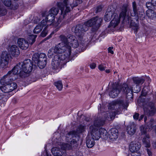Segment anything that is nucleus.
Masks as SVG:
<instances>
[{"label":"nucleus","instance_id":"obj_1","mask_svg":"<svg viewBox=\"0 0 156 156\" xmlns=\"http://www.w3.org/2000/svg\"><path fill=\"white\" fill-rule=\"evenodd\" d=\"M130 9L128 8L126 4L123 5L119 16L116 13L113 14V18L108 26V28H110L112 30L117 26L120 22V19H122L123 23L126 24H129L131 20V17L129 16L128 13Z\"/></svg>","mask_w":156,"mask_h":156},{"label":"nucleus","instance_id":"obj_2","mask_svg":"<svg viewBox=\"0 0 156 156\" xmlns=\"http://www.w3.org/2000/svg\"><path fill=\"white\" fill-rule=\"evenodd\" d=\"M122 91L123 94L126 95L127 99L132 98V90L129 89L128 85L126 83H123L120 85L119 83H113L112 86L111 91L109 93L110 97L114 98L118 96V94Z\"/></svg>","mask_w":156,"mask_h":156},{"label":"nucleus","instance_id":"obj_3","mask_svg":"<svg viewBox=\"0 0 156 156\" xmlns=\"http://www.w3.org/2000/svg\"><path fill=\"white\" fill-rule=\"evenodd\" d=\"M90 131L91 133L92 137L89 136L87 137L86 144L89 148L93 147L94 145V140H98L102 136H105V139L108 138L107 131L105 129H100L99 133L97 129H95L94 126H90L89 128Z\"/></svg>","mask_w":156,"mask_h":156},{"label":"nucleus","instance_id":"obj_4","mask_svg":"<svg viewBox=\"0 0 156 156\" xmlns=\"http://www.w3.org/2000/svg\"><path fill=\"white\" fill-rule=\"evenodd\" d=\"M33 66H34V64H33L31 61L27 59L23 62L19 63L14 68L18 71V75L21 77H25L32 71Z\"/></svg>","mask_w":156,"mask_h":156},{"label":"nucleus","instance_id":"obj_5","mask_svg":"<svg viewBox=\"0 0 156 156\" xmlns=\"http://www.w3.org/2000/svg\"><path fill=\"white\" fill-rule=\"evenodd\" d=\"M70 55L63 53L61 55H56L53 58L51 63L52 67L55 70L61 69L66 64Z\"/></svg>","mask_w":156,"mask_h":156},{"label":"nucleus","instance_id":"obj_6","mask_svg":"<svg viewBox=\"0 0 156 156\" xmlns=\"http://www.w3.org/2000/svg\"><path fill=\"white\" fill-rule=\"evenodd\" d=\"M103 21V19L98 16L92 18L84 22V24L88 27H91V31L92 33H94L98 31L102 25Z\"/></svg>","mask_w":156,"mask_h":156},{"label":"nucleus","instance_id":"obj_7","mask_svg":"<svg viewBox=\"0 0 156 156\" xmlns=\"http://www.w3.org/2000/svg\"><path fill=\"white\" fill-rule=\"evenodd\" d=\"M32 60L34 62V66H38L40 69H42L46 64L47 56L44 53H35L33 55Z\"/></svg>","mask_w":156,"mask_h":156},{"label":"nucleus","instance_id":"obj_8","mask_svg":"<svg viewBox=\"0 0 156 156\" xmlns=\"http://www.w3.org/2000/svg\"><path fill=\"white\" fill-rule=\"evenodd\" d=\"M59 38L62 42L57 45L60 44V48L63 50V53L66 52V54L70 55L71 47L68 43V37L64 35H61L59 37Z\"/></svg>","mask_w":156,"mask_h":156},{"label":"nucleus","instance_id":"obj_9","mask_svg":"<svg viewBox=\"0 0 156 156\" xmlns=\"http://www.w3.org/2000/svg\"><path fill=\"white\" fill-rule=\"evenodd\" d=\"M132 80L134 84L132 85H130L129 87V89L132 90V94L133 95V90L135 91L134 92L135 93L139 92L140 90V85L144 83L145 80L142 77H133Z\"/></svg>","mask_w":156,"mask_h":156},{"label":"nucleus","instance_id":"obj_10","mask_svg":"<svg viewBox=\"0 0 156 156\" xmlns=\"http://www.w3.org/2000/svg\"><path fill=\"white\" fill-rule=\"evenodd\" d=\"M16 75H18V71L15 70L13 68L1 79L0 81L1 84L4 85L13 81L14 80L13 77Z\"/></svg>","mask_w":156,"mask_h":156},{"label":"nucleus","instance_id":"obj_11","mask_svg":"<svg viewBox=\"0 0 156 156\" xmlns=\"http://www.w3.org/2000/svg\"><path fill=\"white\" fill-rule=\"evenodd\" d=\"M88 30V27L84 24H80L75 25L72 28V31L76 36L79 37L82 36L84 33Z\"/></svg>","mask_w":156,"mask_h":156},{"label":"nucleus","instance_id":"obj_12","mask_svg":"<svg viewBox=\"0 0 156 156\" xmlns=\"http://www.w3.org/2000/svg\"><path fill=\"white\" fill-rule=\"evenodd\" d=\"M118 105L119 106H122L124 108H126L128 105V103L126 101L123 99H118L109 104L108 108L109 109L116 110L117 109Z\"/></svg>","mask_w":156,"mask_h":156},{"label":"nucleus","instance_id":"obj_13","mask_svg":"<svg viewBox=\"0 0 156 156\" xmlns=\"http://www.w3.org/2000/svg\"><path fill=\"white\" fill-rule=\"evenodd\" d=\"M144 114L148 116H152L156 113V108L153 103L149 102L147 107L144 106Z\"/></svg>","mask_w":156,"mask_h":156},{"label":"nucleus","instance_id":"obj_14","mask_svg":"<svg viewBox=\"0 0 156 156\" xmlns=\"http://www.w3.org/2000/svg\"><path fill=\"white\" fill-rule=\"evenodd\" d=\"M17 84L14 82L7 84L1 87V90L5 93H10L12 92L17 87Z\"/></svg>","mask_w":156,"mask_h":156},{"label":"nucleus","instance_id":"obj_15","mask_svg":"<svg viewBox=\"0 0 156 156\" xmlns=\"http://www.w3.org/2000/svg\"><path fill=\"white\" fill-rule=\"evenodd\" d=\"M9 59V55L6 51L2 52L1 55L0 63L2 68L7 66Z\"/></svg>","mask_w":156,"mask_h":156},{"label":"nucleus","instance_id":"obj_16","mask_svg":"<svg viewBox=\"0 0 156 156\" xmlns=\"http://www.w3.org/2000/svg\"><path fill=\"white\" fill-rule=\"evenodd\" d=\"M71 145L67 143H63L61 145V148L62 150H70L73 147L75 148L78 146L76 140L75 139H73L70 141Z\"/></svg>","mask_w":156,"mask_h":156},{"label":"nucleus","instance_id":"obj_17","mask_svg":"<svg viewBox=\"0 0 156 156\" xmlns=\"http://www.w3.org/2000/svg\"><path fill=\"white\" fill-rule=\"evenodd\" d=\"M68 43L73 47L76 48L78 47L79 43L76 37L72 34H69L67 36Z\"/></svg>","mask_w":156,"mask_h":156},{"label":"nucleus","instance_id":"obj_18","mask_svg":"<svg viewBox=\"0 0 156 156\" xmlns=\"http://www.w3.org/2000/svg\"><path fill=\"white\" fill-rule=\"evenodd\" d=\"M61 47L60 44L56 45L54 48H51L50 49L48 52V55L49 58H51L52 56L53 55V53H57L60 55L63 53V50L60 49V47Z\"/></svg>","mask_w":156,"mask_h":156},{"label":"nucleus","instance_id":"obj_19","mask_svg":"<svg viewBox=\"0 0 156 156\" xmlns=\"http://www.w3.org/2000/svg\"><path fill=\"white\" fill-rule=\"evenodd\" d=\"M116 114L115 112L108 111L104 113L102 117L105 120V121L106 120L110 121L114 119Z\"/></svg>","mask_w":156,"mask_h":156},{"label":"nucleus","instance_id":"obj_20","mask_svg":"<svg viewBox=\"0 0 156 156\" xmlns=\"http://www.w3.org/2000/svg\"><path fill=\"white\" fill-rule=\"evenodd\" d=\"M141 147V144L139 142L135 141L131 142L129 146V148L131 152L140 151V149Z\"/></svg>","mask_w":156,"mask_h":156},{"label":"nucleus","instance_id":"obj_21","mask_svg":"<svg viewBox=\"0 0 156 156\" xmlns=\"http://www.w3.org/2000/svg\"><path fill=\"white\" fill-rule=\"evenodd\" d=\"M105 123V120L102 117L101 118H98L95 119L94 122V125H91V126H94L95 129H97L99 133L98 128L101 126H103Z\"/></svg>","mask_w":156,"mask_h":156},{"label":"nucleus","instance_id":"obj_22","mask_svg":"<svg viewBox=\"0 0 156 156\" xmlns=\"http://www.w3.org/2000/svg\"><path fill=\"white\" fill-rule=\"evenodd\" d=\"M17 43L19 47L23 50H26L29 47L28 41L23 38H19Z\"/></svg>","mask_w":156,"mask_h":156},{"label":"nucleus","instance_id":"obj_23","mask_svg":"<svg viewBox=\"0 0 156 156\" xmlns=\"http://www.w3.org/2000/svg\"><path fill=\"white\" fill-rule=\"evenodd\" d=\"M8 50L10 53L13 56H18L20 54V50L18 47L15 45L9 46Z\"/></svg>","mask_w":156,"mask_h":156},{"label":"nucleus","instance_id":"obj_24","mask_svg":"<svg viewBox=\"0 0 156 156\" xmlns=\"http://www.w3.org/2000/svg\"><path fill=\"white\" fill-rule=\"evenodd\" d=\"M51 152L55 156H66V154L65 150H62V149L59 150L58 148H53Z\"/></svg>","mask_w":156,"mask_h":156},{"label":"nucleus","instance_id":"obj_25","mask_svg":"<svg viewBox=\"0 0 156 156\" xmlns=\"http://www.w3.org/2000/svg\"><path fill=\"white\" fill-rule=\"evenodd\" d=\"M109 138L112 141H114L118 137V131L117 129L115 128L111 129L109 131Z\"/></svg>","mask_w":156,"mask_h":156},{"label":"nucleus","instance_id":"obj_26","mask_svg":"<svg viewBox=\"0 0 156 156\" xmlns=\"http://www.w3.org/2000/svg\"><path fill=\"white\" fill-rule=\"evenodd\" d=\"M46 21L43 20L39 24L37 25L34 30V34H38L42 30L43 27L46 26Z\"/></svg>","mask_w":156,"mask_h":156},{"label":"nucleus","instance_id":"obj_27","mask_svg":"<svg viewBox=\"0 0 156 156\" xmlns=\"http://www.w3.org/2000/svg\"><path fill=\"white\" fill-rule=\"evenodd\" d=\"M127 5L128 8L130 9V10L129 12H130V15L131 16H134L135 15H137L138 13L139 12H140V11H139V9L137 7L135 1H134L132 2V7L133 12L131 13V12H130V9H129L128 7V5ZM128 15L129 16V13H128Z\"/></svg>","mask_w":156,"mask_h":156},{"label":"nucleus","instance_id":"obj_28","mask_svg":"<svg viewBox=\"0 0 156 156\" xmlns=\"http://www.w3.org/2000/svg\"><path fill=\"white\" fill-rule=\"evenodd\" d=\"M77 131H72L69 133L66 136V140L67 142L70 141L71 138L74 137H79V135Z\"/></svg>","mask_w":156,"mask_h":156},{"label":"nucleus","instance_id":"obj_29","mask_svg":"<svg viewBox=\"0 0 156 156\" xmlns=\"http://www.w3.org/2000/svg\"><path fill=\"white\" fill-rule=\"evenodd\" d=\"M136 131V125L133 123L130 124L127 127V133L130 135H133L135 133Z\"/></svg>","mask_w":156,"mask_h":156},{"label":"nucleus","instance_id":"obj_30","mask_svg":"<svg viewBox=\"0 0 156 156\" xmlns=\"http://www.w3.org/2000/svg\"><path fill=\"white\" fill-rule=\"evenodd\" d=\"M146 13L147 16L150 19L154 20L156 18V12L152 9H148Z\"/></svg>","mask_w":156,"mask_h":156},{"label":"nucleus","instance_id":"obj_31","mask_svg":"<svg viewBox=\"0 0 156 156\" xmlns=\"http://www.w3.org/2000/svg\"><path fill=\"white\" fill-rule=\"evenodd\" d=\"M115 13L112 11L107 12L104 16L105 20L106 21H109L111 19L112 16H113V14Z\"/></svg>","mask_w":156,"mask_h":156},{"label":"nucleus","instance_id":"obj_32","mask_svg":"<svg viewBox=\"0 0 156 156\" xmlns=\"http://www.w3.org/2000/svg\"><path fill=\"white\" fill-rule=\"evenodd\" d=\"M149 138V135L147 134L146 135L145 137H144L143 139V142L146 147H149L150 146V144L148 139Z\"/></svg>","mask_w":156,"mask_h":156},{"label":"nucleus","instance_id":"obj_33","mask_svg":"<svg viewBox=\"0 0 156 156\" xmlns=\"http://www.w3.org/2000/svg\"><path fill=\"white\" fill-rule=\"evenodd\" d=\"M154 121L153 119H151L149 122H148L146 125V129H148V131L150 130L152 128L154 129L155 126H153Z\"/></svg>","mask_w":156,"mask_h":156},{"label":"nucleus","instance_id":"obj_34","mask_svg":"<svg viewBox=\"0 0 156 156\" xmlns=\"http://www.w3.org/2000/svg\"><path fill=\"white\" fill-rule=\"evenodd\" d=\"M54 16L53 15L49 13V14L47 16L45 20L46 23L47 22H51L54 20Z\"/></svg>","mask_w":156,"mask_h":156},{"label":"nucleus","instance_id":"obj_35","mask_svg":"<svg viewBox=\"0 0 156 156\" xmlns=\"http://www.w3.org/2000/svg\"><path fill=\"white\" fill-rule=\"evenodd\" d=\"M37 35H29L28 37L29 43L30 44H32L35 41V38L37 37Z\"/></svg>","mask_w":156,"mask_h":156},{"label":"nucleus","instance_id":"obj_36","mask_svg":"<svg viewBox=\"0 0 156 156\" xmlns=\"http://www.w3.org/2000/svg\"><path fill=\"white\" fill-rule=\"evenodd\" d=\"M54 85L59 90L61 91L62 90L63 85L61 81H58L54 83Z\"/></svg>","mask_w":156,"mask_h":156},{"label":"nucleus","instance_id":"obj_37","mask_svg":"<svg viewBox=\"0 0 156 156\" xmlns=\"http://www.w3.org/2000/svg\"><path fill=\"white\" fill-rule=\"evenodd\" d=\"M86 127V126L80 125L77 129V131L78 133H81L85 131Z\"/></svg>","mask_w":156,"mask_h":156},{"label":"nucleus","instance_id":"obj_38","mask_svg":"<svg viewBox=\"0 0 156 156\" xmlns=\"http://www.w3.org/2000/svg\"><path fill=\"white\" fill-rule=\"evenodd\" d=\"M59 12V9L57 7H53L49 11V12L55 15H56Z\"/></svg>","mask_w":156,"mask_h":156},{"label":"nucleus","instance_id":"obj_39","mask_svg":"<svg viewBox=\"0 0 156 156\" xmlns=\"http://www.w3.org/2000/svg\"><path fill=\"white\" fill-rule=\"evenodd\" d=\"M134 16H136L139 18L140 19L143 20L145 17V15L144 12L140 11L138 13L137 15H135Z\"/></svg>","mask_w":156,"mask_h":156},{"label":"nucleus","instance_id":"obj_40","mask_svg":"<svg viewBox=\"0 0 156 156\" xmlns=\"http://www.w3.org/2000/svg\"><path fill=\"white\" fill-rule=\"evenodd\" d=\"M6 13V10L3 7L0 5V15L3 16Z\"/></svg>","mask_w":156,"mask_h":156},{"label":"nucleus","instance_id":"obj_41","mask_svg":"<svg viewBox=\"0 0 156 156\" xmlns=\"http://www.w3.org/2000/svg\"><path fill=\"white\" fill-rule=\"evenodd\" d=\"M48 27V25H47L44 28L43 31L41 33L40 36L43 37H45L48 34V31L46 29Z\"/></svg>","mask_w":156,"mask_h":156},{"label":"nucleus","instance_id":"obj_42","mask_svg":"<svg viewBox=\"0 0 156 156\" xmlns=\"http://www.w3.org/2000/svg\"><path fill=\"white\" fill-rule=\"evenodd\" d=\"M2 0L3 3L7 7L11 6L12 3L11 0Z\"/></svg>","mask_w":156,"mask_h":156},{"label":"nucleus","instance_id":"obj_43","mask_svg":"<svg viewBox=\"0 0 156 156\" xmlns=\"http://www.w3.org/2000/svg\"><path fill=\"white\" fill-rule=\"evenodd\" d=\"M98 68L101 71L105 70L106 68L105 64L103 63L99 65Z\"/></svg>","mask_w":156,"mask_h":156},{"label":"nucleus","instance_id":"obj_44","mask_svg":"<svg viewBox=\"0 0 156 156\" xmlns=\"http://www.w3.org/2000/svg\"><path fill=\"white\" fill-rule=\"evenodd\" d=\"M146 6L148 9H152L153 7H154V5H153L152 2L151 3L150 2L146 3Z\"/></svg>","mask_w":156,"mask_h":156},{"label":"nucleus","instance_id":"obj_45","mask_svg":"<svg viewBox=\"0 0 156 156\" xmlns=\"http://www.w3.org/2000/svg\"><path fill=\"white\" fill-rule=\"evenodd\" d=\"M19 5L18 4L16 3V2H13L12 3L11 6V9L13 10H15L17 9Z\"/></svg>","mask_w":156,"mask_h":156},{"label":"nucleus","instance_id":"obj_46","mask_svg":"<svg viewBox=\"0 0 156 156\" xmlns=\"http://www.w3.org/2000/svg\"><path fill=\"white\" fill-rule=\"evenodd\" d=\"M140 130L142 134H145L147 132L146 129L144 128V126H141L140 127Z\"/></svg>","mask_w":156,"mask_h":156},{"label":"nucleus","instance_id":"obj_47","mask_svg":"<svg viewBox=\"0 0 156 156\" xmlns=\"http://www.w3.org/2000/svg\"><path fill=\"white\" fill-rule=\"evenodd\" d=\"M131 24L132 26L134 27V30H135L136 32H137L139 29L138 25L137 24H135L133 25L132 23H131Z\"/></svg>","mask_w":156,"mask_h":156},{"label":"nucleus","instance_id":"obj_48","mask_svg":"<svg viewBox=\"0 0 156 156\" xmlns=\"http://www.w3.org/2000/svg\"><path fill=\"white\" fill-rule=\"evenodd\" d=\"M131 156H140L141 155V154L140 151H137L136 152H132Z\"/></svg>","mask_w":156,"mask_h":156},{"label":"nucleus","instance_id":"obj_49","mask_svg":"<svg viewBox=\"0 0 156 156\" xmlns=\"http://www.w3.org/2000/svg\"><path fill=\"white\" fill-rule=\"evenodd\" d=\"M140 115L139 113H135L133 115V118L135 120H137L139 119V117Z\"/></svg>","mask_w":156,"mask_h":156},{"label":"nucleus","instance_id":"obj_50","mask_svg":"<svg viewBox=\"0 0 156 156\" xmlns=\"http://www.w3.org/2000/svg\"><path fill=\"white\" fill-rule=\"evenodd\" d=\"M147 94V92L146 91V90L144 89V88L142 91L141 94V95L144 96H145Z\"/></svg>","mask_w":156,"mask_h":156},{"label":"nucleus","instance_id":"obj_51","mask_svg":"<svg viewBox=\"0 0 156 156\" xmlns=\"http://www.w3.org/2000/svg\"><path fill=\"white\" fill-rule=\"evenodd\" d=\"M102 10V8L101 6H98L96 9L95 13H97L98 12H101Z\"/></svg>","mask_w":156,"mask_h":156},{"label":"nucleus","instance_id":"obj_52","mask_svg":"<svg viewBox=\"0 0 156 156\" xmlns=\"http://www.w3.org/2000/svg\"><path fill=\"white\" fill-rule=\"evenodd\" d=\"M90 66L91 69H94L96 67V64L94 63H92L90 64Z\"/></svg>","mask_w":156,"mask_h":156},{"label":"nucleus","instance_id":"obj_53","mask_svg":"<svg viewBox=\"0 0 156 156\" xmlns=\"http://www.w3.org/2000/svg\"><path fill=\"white\" fill-rule=\"evenodd\" d=\"M113 48V47H109L108 48V52L111 53L112 54H114V52L112 50Z\"/></svg>","mask_w":156,"mask_h":156},{"label":"nucleus","instance_id":"obj_54","mask_svg":"<svg viewBox=\"0 0 156 156\" xmlns=\"http://www.w3.org/2000/svg\"><path fill=\"white\" fill-rule=\"evenodd\" d=\"M147 151L148 155V156H152V152L150 150L147 148L146 149Z\"/></svg>","mask_w":156,"mask_h":156},{"label":"nucleus","instance_id":"obj_55","mask_svg":"<svg viewBox=\"0 0 156 156\" xmlns=\"http://www.w3.org/2000/svg\"><path fill=\"white\" fill-rule=\"evenodd\" d=\"M152 2L153 5L156 6V0H152Z\"/></svg>","mask_w":156,"mask_h":156},{"label":"nucleus","instance_id":"obj_56","mask_svg":"<svg viewBox=\"0 0 156 156\" xmlns=\"http://www.w3.org/2000/svg\"><path fill=\"white\" fill-rule=\"evenodd\" d=\"M144 117V115H141L140 117L139 118V121H140L142 119H143V118Z\"/></svg>","mask_w":156,"mask_h":156},{"label":"nucleus","instance_id":"obj_57","mask_svg":"<svg viewBox=\"0 0 156 156\" xmlns=\"http://www.w3.org/2000/svg\"><path fill=\"white\" fill-rule=\"evenodd\" d=\"M85 119L86 121L88 122L89 121L90 119L88 118H86Z\"/></svg>","mask_w":156,"mask_h":156},{"label":"nucleus","instance_id":"obj_58","mask_svg":"<svg viewBox=\"0 0 156 156\" xmlns=\"http://www.w3.org/2000/svg\"><path fill=\"white\" fill-rule=\"evenodd\" d=\"M105 72L107 73H110V71L109 69H107L105 70Z\"/></svg>","mask_w":156,"mask_h":156},{"label":"nucleus","instance_id":"obj_59","mask_svg":"<svg viewBox=\"0 0 156 156\" xmlns=\"http://www.w3.org/2000/svg\"><path fill=\"white\" fill-rule=\"evenodd\" d=\"M147 119V118L146 116L144 117V121L145 122H146Z\"/></svg>","mask_w":156,"mask_h":156},{"label":"nucleus","instance_id":"obj_60","mask_svg":"<svg viewBox=\"0 0 156 156\" xmlns=\"http://www.w3.org/2000/svg\"><path fill=\"white\" fill-rule=\"evenodd\" d=\"M2 95H0V100L2 99Z\"/></svg>","mask_w":156,"mask_h":156},{"label":"nucleus","instance_id":"obj_61","mask_svg":"<svg viewBox=\"0 0 156 156\" xmlns=\"http://www.w3.org/2000/svg\"><path fill=\"white\" fill-rule=\"evenodd\" d=\"M49 38V37H47L46 38L47 39H48Z\"/></svg>","mask_w":156,"mask_h":156},{"label":"nucleus","instance_id":"obj_62","mask_svg":"<svg viewBox=\"0 0 156 156\" xmlns=\"http://www.w3.org/2000/svg\"><path fill=\"white\" fill-rule=\"evenodd\" d=\"M68 85H66V87H68Z\"/></svg>","mask_w":156,"mask_h":156},{"label":"nucleus","instance_id":"obj_63","mask_svg":"<svg viewBox=\"0 0 156 156\" xmlns=\"http://www.w3.org/2000/svg\"><path fill=\"white\" fill-rule=\"evenodd\" d=\"M1 87H0V90H1Z\"/></svg>","mask_w":156,"mask_h":156},{"label":"nucleus","instance_id":"obj_64","mask_svg":"<svg viewBox=\"0 0 156 156\" xmlns=\"http://www.w3.org/2000/svg\"><path fill=\"white\" fill-rule=\"evenodd\" d=\"M116 73V72H114V73Z\"/></svg>","mask_w":156,"mask_h":156}]
</instances>
